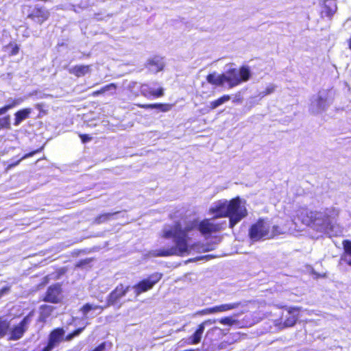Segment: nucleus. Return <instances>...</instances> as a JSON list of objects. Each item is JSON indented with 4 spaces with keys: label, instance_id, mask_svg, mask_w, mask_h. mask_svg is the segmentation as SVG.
I'll list each match as a JSON object with an SVG mask.
<instances>
[{
    "label": "nucleus",
    "instance_id": "nucleus-1",
    "mask_svg": "<svg viewBox=\"0 0 351 351\" xmlns=\"http://www.w3.org/2000/svg\"><path fill=\"white\" fill-rule=\"evenodd\" d=\"M21 12L34 25L41 26L48 21L51 12L45 6L38 3H27L21 6Z\"/></svg>",
    "mask_w": 351,
    "mask_h": 351
},
{
    "label": "nucleus",
    "instance_id": "nucleus-2",
    "mask_svg": "<svg viewBox=\"0 0 351 351\" xmlns=\"http://www.w3.org/2000/svg\"><path fill=\"white\" fill-rule=\"evenodd\" d=\"M189 232L186 230V225L184 228L180 222H176L171 230H164L162 237L165 239L173 237L177 249L180 254L186 252L189 250L188 237Z\"/></svg>",
    "mask_w": 351,
    "mask_h": 351
},
{
    "label": "nucleus",
    "instance_id": "nucleus-3",
    "mask_svg": "<svg viewBox=\"0 0 351 351\" xmlns=\"http://www.w3.org/2000/svg\"><path fill=\"white\" fill-rule=\"evenodd\" d=\"M224 84H227L229 88H234L247 82L251 76V71L249 66L243 65L238 69L230 68L225 73H223Z\"/></svg>",
    "mask_w": 351,
    "mask_h": 351
},
{
    "label": "nucleus",
    "instance_id": "nucleus-4",
    "mask_svg": "<svg viewBox=\"0 0 351 351\" xmlns=\"http://www.w3.org/2000/svg\"><path fill=\"white\" fill-rule=\"evenodd\" d=\"M225 221L214 223L210 219H204L198 221L195 219L186 224V230L188 232L197 230L202 235H210L212 233L220 232L224 228Z\"/></svg>",
    "mask_w": 351,
    "mask_h": 351
},
{
    "label": "nucleus",
    "instance_id": "nucleus-5",
    "mask_svg": "<svg viewBox=\"0 0 351 351\" xmlns=\"http://www.w3.org/2000/svg\"><path fill=\"white\" fill-rule=\"evenodd\" d=\"M247 215V210L242 205L241 199L237 196L228 201V217L229 227L233 228L235 225Z\"/></svg>",
    "mask_w": 351,
    "mask_h": 351
},
{
    "label": "nucleus",
    "instance_id": "nucleus-6",
    "mask_svg": "<svg viewBox=\"0 0 351 351\" xmlns=\"http://www.w3.org/2000/svg\"><path fill=\"white\" fill-rule=\"evenodd\" d=\"M163 277L161 272H154L149 274L147 278L138 281L133 286L136 295H139L143 293L147 292L154 288Z\"/></svg>",
    "mask_w": 351,
    "mask_h": 351
},
{
    "label": "nucleus",
    "instance_id": "nucleus-7",
    "mask_svg": "<svg viewBox=\"0 0 351 351\" xmlns=\"http://www.w3.org/2000/svg\"><path fill=\"white\" fill-rule=\"evenodd\" d=\"M32 316L33 313L30 312L25 315L18 324L14 325L12 328L10 327L8 331L10 334L9 340L16 341L23 337L25 332L28 329V326L32 322Z\"/></svg>",
    "mask_w": 351,
    "mask_h": 351
},
{
    "label": "nucleus",
    "instance_id": "nucleus-8",
    "mask_svg": "<svg viewBox=\"0 0 351 351\" xmlns=\"http://www.w3.org/2000/svg\"><path fill=\"white\" fill-rule=\"evenodd\" d=\"M63 300L62 284L56 282L49 286L41 300L51 304H59Z\"/></svg>",
    "mask_w": 351,
    "mask_h": 351
},
{
    "label": "nucleus",
    "instance_id": "nucleus-9",
    "mask_svg": "<svg viewBox=\"0 0 351 351\" xmlns=\"http://www.w3.org/2000/svg\"><path fill=\"white\" fill-rule=\"evenodd\" d=\"M298 308H291L285 313H282L280 317L274 320V325L280 329L291 327L295 325L298 319Z\"/></svg>",
    "mask_w": 351,
    "mask_h": 351
},
{
    "label": "nucleus",
    "instance_id": "nucleus-10",
    "mask_svg": "<svg viewBox=\"0 0 351 351\" xmlns=\"http://www.w3.org/2000/svg\"><path fill=\"white\" fill-rule=\"evenodd\" d=\"M65 330L62 327H57L51 330L48 335L46 345L40 351H52L61 342L64 341Z\"/></svg>",
    "mask_w": 351,
    "mask_h": 351
},
{
    "label": "nucleus",
    "instance_id": "nucleus-11",
    "mask_svg": "<svg viewBox=\"0 0 351 351\" xmlns=\"http://www.w3.org/2000/svg\"><path fill=\"white\" fill-rule=\"evenodd\" d=\"M269 227L263 219H258L249 229V237L253 241H259L263 238H268Z\"/></svg>",
    "mask_w": 351,
    "mask_h": 351
},
{
    "label": "nucleus",
    "instance_id": "nucleus-12",
    "mask_svg": "<svg viewBox=\"0 0 351 351\" xmlns=\"http://www.w3.org/2000/svg\"><path fill=\"white\" fill-rule=\"evenodd\" d=\"M129 285H124L123 283L119 284L107 296V306H113L117 304L121 298L125 296L130 291Z\"/></svg>",
    "mask_w": 351,
    "mask_h": 351
},
{
    "label": "nucleus",
    "instance_id": "nucleus-13",
    "mask_svg": "<svg viewBox=\"0 0 351 351\" xmlns=\"http://www.w3.org/2000/svg\"><path fill=\"white\" fill-rule=\"evenodd\" d=\"M319 213L313 211L307 208H302L298 214V219L306 226H311L319 219Z\"/></svg>",
    "mask_w": 351,
    "mask_h": 351
},
{
    "label": "nucleus",
    "instance_id": "nucleus-14",
    "mask_svg": "<svg viewBox=\"0 0 351 351\" xmlns=\"http://www.w3.org/2000/svg\"><path fill=\"white\" fill-rule=\"evenodd\" d=\"M209 213L214 215L215 219L228 217V200H218L209 208Z\"/></svg>",
    "mask_w": 351,
    "mask_h": 351
},
{
    "label": "nucleus",
    "instance_id": "nucleus-15",
    "mask_svg": "<svg viewBox=\"0 0 351 351\" xmlns=\"http://www.w3.org/2000/svg\"><path fill=\"white\" fill-rule=\"evenodd\" d=\"M141 93L146 98H158L164 95L162 87L155 88L149 84H143L141 86Z\"/></svg>",
    "mask_w": 351,
    "mask_h": 351
},
{
    "label": "nucleus",
    "instance_id": "nucleus-16",
    "mask_svg": "<svg viewBox=\"0 0 351 351\" xmlns=\"http://www.w3.org/2000/svg\"><path fill=\"white\" fill-rule=\"evenodd\" d=\"M215 322L216 321L215 319H208L204 321L200 324H199L196 330L189 337L190 343L193 344V345L199 343L201 341L202 334L204 331L205 326L215 324Z\"/></svg>",
    "mask_w": 351,
    "mask_h": 351
},
{
    "label": "nucleus",
    "instance_id": "nucleus-17",
    "mask_svg": "<svg viewBox=\"0 0 351 351\" xmlns=\"http://www.w3.org/2000/svg\"><path fill=\"white\" fill-rule=\"evenodd\" d=\"M137 107L143 108V109H158L162 112H166L171 110L173 106L172 104H136Z\"/></svg>",
    "mask_w": 351,
    "mask_h": 351
},
{
    "label": "nucleus",
    "instance_id": "nucleus-18",
    "mask_svg": "<svg viewBox=\"0 0 351 351\" xmlns=\"http://www.w3.org/2000/svg\"><path fill=\"white\" fill-rule=\"evenodd\" d=\"M91 65H75L69 70V73L77 77H80L90 73Z\"/></svg>",
    "mask_w": 351,
    "mask_h": 351
},
{
    "label": "nucleus",
    "instance_id": "nucleus-19",
    "mask_svg": "<svg viewBox=\"0 0 351 351\" xmlns=\"http://www.w3.org/2000/svg\"><path fill=\"white\" fill-rule=\"evenodd\" d=\"M206 80L208 83L215 86H222L224 85L223 73L217 74L215 72L208 73Z\"/></svg>",
    "mask_w": 351,
    "mask_h": 351
},
{
    "label": "nucleus",
    "instance_id": "nucleus-20",
    "mask_svg": "<svg viewBox=\"0 0 351 351\" xmlns=\"http://www.w3.org/2000/svg\"><path fill=\"white\" fill-rule=\"evenodd\" d=\"M32 110L30 108H25L16 111L14 113V125L17 126L23 121H24L26 119H28L30 116V114L32 113Z\"/></svg>",
    "mask_w": 351,
    "mask_h": 351
},
{
    "label": "nucleus",
    "instance_id": "nucleus-21",
    "mask_svg": "<svg viewBox=\"0 0 351 351\" xmlns=\"http://www.w3.org/2000/svg\"><path fill=\"white\" fill-rule=\"evenodd\" d=\"M241 306V302H234V303H228V304H222L220 305L215 306L212 307L213 314L226 312L228 311H231L233 309H236Z\"/></svg>",
    "mask_w": 351,
    "mask_h": 351
},
{
    "label": "nucleus",
    "instance_id": "nucleus-22",
    "mask_svg": "<svg viewBox=\"0 0 351 351\" xmlns=\"http://www.w3.org/2000/svg\"><path fill=\"white\" fill-rule=\"evenodd\" d=\"M119 213L120 211L101 213L93 218L92 223L93 225H100L106 223L108 221L111 220L114 215L119 214Z\"/></svg>",
    "mask_w": 351,
    "mask_h": 351
},
{
    "label": "nucleus",
    "instance_id": "nucleus-23",
    "mask_svg": "<svg viewBox=\"0 0 351 351\" xmlns=\"http://www.w3.org/2000/svg\"><path fill=\"white\" fill-rule=\"evenodd\" d=\"M44 148V146H41L40 147L35 149V150H33L32 152H29L25 154H24L22 157H21L20 158H19L17 160H16L15 162H11L10 164H8L7 165V167H5V170L6 171H9L12 169H13L14 167H15L16 166H17L18 165H19V163L24 159H26V158H28L29 157H32L33 156L34 154H37V153H39L40 152L43 151Z\"/></svg>",
    "mask_w": 351,
    "mask_h": 351
},
{
    "label": "nucleus",
    "instance_id": "nucleus-24",
    "mask_svg": "<svg viewBox=\"0 0 351 351\" xmlns=\"http://www.w3.org/2000/svg\"><path fill=\"white\" fill-rule=\"evenodd\" d=\"M4 50L8 52L9 56H14L19 53V46L14 42H10L4 46Z\"/></svg>",
    "mask_w": 351,
    "mask_h": 351
},
{
    "label": "nucleus",
    "instance_id": "nucleus-25",
    "mask_svg": "<svg viewBox=\"0 0 351 351\" xmlns=\"http://www.w3.org/2000/svg\"><path fill=\"white\" fill-rule=\"evenodd\" d=\"M10 327V321L0 317V339L4 337L8 334Z\"/></svg>",
    "mask_w": 351,
    "mask_h": 351
},
{
    "label": "nucleus",
    "instance_id": "nucleus-26",
    "mask_svg": "<svg viewBox=\"0 0 351 351\" xmlns=\"http://www.w3.org/2000/svg\"><path fill=\"white\" fill-rule=\"evenodd\" d=\"M230 99V96L229 95H223L219 98L213 101L210 104V108L211 110L217 108L218 106H221L223 103L229 101Z\"/></svg>",
    "mask_w": 351,
    "mask_h": 351
},
{
    "label": "nucleus",
    "instance_id": "nucleus-27",
    "mask_svg": "<svg viewBox=\"0 0 351 351\" xmlns=\"http://www.w3.org/2000/svg\"><path fill=\"white\" fill-rule=\"evenodd\" d=\"M154 256H169L176 254L174 248L169 249H160L154 252Z\"/></svg>",
    "mask_w": 351,
    "mask_h": 351
},
{
    "label": "nucleus",
    "instance_id": "nucleus-28",
    "mask_svg": "<svg viewBox=\"0 0 351 351\" xmlns=\"http://www.w3.org/2000/svg\"><path fill=\"white\" fill-rule=\"evenodd\" d=\"M96 309L103 310L104 307L98 305H93L90 303H86L81 307L80 311L82 313L83 315H86L90 311H93Z\"/></svg>",
    "mask_w": 351,
    "mask_h": 351
},
{
    "label": "nucleus",
    "instance_id": "nucleus-29",
    "mask_svg": "<svg viewBox=\"0 0 351 351\" xmlns=\"http://www.w3.org/2000/svg\"><path fill=\"white\" fill-rule=\"evenodd\" d=\"M40 309L41 317L46 318L51 315L54 308L49 305L43 304L40 306Z\"/></svg>",
    "mask_w": 351,
    "mask_h": 351
},
{
    "label": "nucleus",
    "instance_id": "nucleus-30",
    "mask_svg": "<svg viewBox=\"0 0 351 351\" xmlns=\"http://www.w3.org/2000/svg\"><path fill=\"white\" fill-rule=\"evenodd\" d=\"M342 245L344 250V254L351 257V241L345 239L342 241ZM347 264L351 266V260L347 262Z\"/></svg>",
    "mask_w": 351,
    "mask_h": 351
},
{
    "label": "nucleus",
    "instance_id": "nucleus-31",
    "mask_svg": "<svg viewBox=\"0 0 351 351\" xmlns=\"http://www.w3.org/2000/svg\"><path fill=\"white\" fill-rule=\"evenodd\" d=\"M85 327L86 326H84L83 327L77 328L69 333L64 337V341H71L74 337L78 336L85 329Z\"/></svg>",
    "mask_w": 351,
    "mask_h": 351
},
{
    "label": "nucleus",
    "instance_id": "nucleus-32",
    "mask_svg": "<svg viewBox=\"0 0 351 351\" xmlns=\"http://www.w3.org/2000/svg\"><path fill=\"white\" fill-rule=\"evenodd\" d=\"M19 104L20 101L19 99H13L10 104L0 108V114L5 113L8 110L14 108Z\"/></svg>",
    "mask_w": 351,
    "mask_h": 351
},
{
    "label": "nucleus",
    "instance_id": "nucleus-33",
    "mask_svg": "<svg viewBox=\"0 0 351 351\" xmlns=\"http://www.w3.org/2000/svg\"><path fill=\"white\" fill-rule=\"evenodd\" d=\"M10 127V119L9 115L0 118V129H8Z\"/></svg>",
    "mask_w": 351,
    "mask_h": 351
},
{
    "label": "nucleus",
    "instance_id": "nucleus-34",
    "mask_svg": "<svg viewBox=\"0 0 351 351\" xmlns=\"http://www.w3.org/2000/svg\"><path fill=\"white\" fill-rule=\"evenodd\" d=\"M45 107V104L43 103H38L35 105V108L39 111L37 116L38 118H41L47 114V110Z\"/></svg>",
    "mask_w": 351,
    "mask_h": 351
},
{
    "label": "nucleus",
    "instance_id": "nucleus-35",
    "mask_svg": "<svg viewBox=\"0 0 351 351\" xmlns=\"http://www.w3.org/2000/svg\"><path fill=\"white\" fill-rule=\"evenodd\" d=\"M219 322L223 325L232 326L237 323V320L232 317H224L219 320Z\"/></svg>",
    "mask_w": 351,
    "mask_h": 351
},
{
    "label": "nucleus",
    "instance_id": "nucleus-36",
    "mask_svg": "<svg viewBox=\"0 0 351 351\" xmlns=\"http://www.w3.org/2000/svg\"><path fill=\"white\" fill-rule=\"evenodd\" d=\"M282 233H283V231H282V228L278 225H274L272 226V230H271V234H269L268 235V239L273 238V237H274L277 235L281 234Z\"/></svg>",
    "mask_w": 351,
    "mask_h": 351
},
{
    "label": "nucleus",
    "instance_id": "nucleus-37",
    "mask_svg": "<svg viewBox=\"0 0 351 351\" xmlns=\"http://www.w3.org/2000/svg\"><path fill=\"white\" fill-rule=\"evenodd\" d=\"M101 88L102 89L104 93L110 90H113L114 92L117 88V85L115 83H110L101 87Z\"/></svg>",
    "mask_w": 351,
    "mask_h": 351
},
{
    "label": "nucleus",
    "instance_id": "nucleus-38",
    "mask_svg": "<svg viewBox=\"0 0 351 351\" xmlns=\"http://www.w3.org/2000/svg\"><path fill=\"white\" fill-rule=\"evenodd\" d=\"M317 106L322 110H325L326 106V99L321 96L317 99Z\"/></svg>",
    "mask_w": 351,
    "mask_h": 351
},
{
    "label": "nucleus",
    "instance_id": "nucleus-39",
    "mask_svg": "<svg viewBox=\"0 0 351 351\" xmlns=\"http://www.w3.org/2000/svg\"><path fill=\"white\" fill-rule=\"evenodd\" d=\"M276 89V86L275 85H269L267 86L265 90L263 91L262 94H263V96H266V95H268L269 94H271L272 93L274 92Z\"/></svg>",
    "mask_w": 351,
    "mask_h": 351
},
{
    "label": "nucleus",
    "instance_id": "nucleus-40",
    "mask_svg": "<svg viewBox=\"0 0 351 351\" xmlns=\"http://www.w3.org/2000/svg\"><path fill=\"white\" fill-rule=\"evenodd\" d=\"M79 137L81 139V141L83 143H86L91 141L92 137L90 136L88 134H79Z\"/></svg>",
    "mask_w": 351,
    "mask_h": 351
},
{
    "label": "nucleus",
    "instance_id": "nucleus-41",
    "mask_svg": "<svg viewBox=\"0 0 351 351\" xmlns=\"http://www.w3.org/2000/svg\"><path fill=\"white\" fill-rule=\"evenodd\" d=\"M199 315H209L213 314L212 307L204 308L198 312Z\"/></svg>",
    "mask_w": 351,
    "mask_h": 351
},
{
    "label": "nucleus",
    "instance_id": "nucleus-42",
    "mask_svg": "<svg viewBox=\"0 0 351 351\" xmlns=\"http://www.w3.org/2000/svg\"><path fill=\"white\" fill-rule=\"evenodd\" d=\"M91 261V259H84V260H81L77 264V267H82L86 264H88Z\"/></svg>",
    "mask_w": 351,
    "mask_h": 351
},
{
    "label": "nucleus",
    "instance_id": "nucleus-43",
    "mask_svg": "<svg viewBox=\"0 0 351 351\" xmlns=\"http://www.w3.org/2000/svg\"><path fill=\"white\" fill-rule=\"evenodd\" d=\"M149 64L150 65H156V66H158V71H161V70H162V69H163V66H163V64H160V65H158L157 62H156V61H155V60H150V61L149 62Z\"/></svg>",
    "mask_w": 351,
    "mask_h": 351
},
{
    "label": "nucleus",
    "instance_id": "nucleus-44",
    "mask_svg": "<svg viewBox=\"0 0 351 351\" xmlns=\"http://www.w3.org/2000/svg\"><path fill=\"white\" fill-rule=\"evenodd\" d=\"M104 93L103 92L102 89L100 88L99 90H95L93 91L91 94H90V96L92 97H97L99 96V95H101V94H104Z\"/></svg>",
    "mask_w": 351,
    "mask_h": 351
},
{
    "label": "nucleus",
    "instance_id": "nucleus-45",
    "mask_svg": "<svg viewBox=\"0 0 351 351\" xmlns=\"http://www.w3.org/2000/svg\"><path fill=\"white\" fill-rule=\"evenodd\" d=\"M10 290L9 287H4L0 289V295H3V293L8 292Z\"/></svg>",
    "mask_w": 351,
    "mask_h": 351
},
{
    "label": "nucleus",
    "instance_id": "nucleus-46",
    "mask_svg": "<svg viewBox=\"0 0 351 351\" xmlns=\"http://www.w3.org/2000/svg\"><path fill=\"white\" fill-rule=\"evenodd\" d=\"M348 49L351 50V34L350 38L347 40Z\"/></svg>",
    "mask_w": 351,
    "mask_h": 351
}]
</instances>
